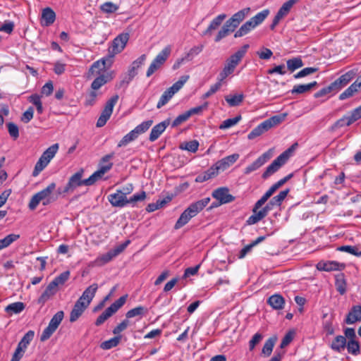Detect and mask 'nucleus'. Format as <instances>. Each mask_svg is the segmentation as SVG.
<instances>
[{
  "instance_id": "nucleus-1",
  "label": "nucleus",
  "mask_w": 361,
  "mask_h": 361,
  "mask_svg": "<svg viewBox=\"0 0 361 361\" xmlns=\"http://www.w3.org/2000/svg\"><path fill=\"white\" fill-rule=\"evenodd\" d=\"M112 168V164H109L106 166H102L100 169L93 173L88 178L82 180L83 170L80 169L73 176H71L62 191L59 193H71L75 188L81 185H92Z\"/></svg>"
},
{
  "instance_id": "nucleus-2",
  "label": "nucleus",
  "mask_w": 361,
  "mask_h": 361,
  "mask_svg": "<svg viewBox=\"0 0 361 361\" xmlns=\"http://www.w3.org/2000/svg\"><path fill=\"white\" fill-rule=\"evenodd\" d=\"M106 61L104 59L98 60L92 63L89 73L91 75H99L92 82L91 87L93 90H99L102 86L113 80L114 73L113 71H106Z\"/></svg>"
},
{
  "instance_id": "nucleus-3",
  "label": "nucleus",
  "mask_w": 361,
  "mask_h": 361,
  "mask_svg": "<svg viewBox=\"0 0 361 361\" xmlns=\"http://www.w3.org/2000/svg\"><path fill=\"white\" fill-rule=\"evenodd\" d=\"M209 202L210 198L205 197L190 204L180 214L175 224L174 228L178 230L187 224L192 218L195 217L202 211Z\"/></svg>"
},
{
  "instance_id": "nucleus-4",
  "label": "nucleus",
  "mask_w": 361,
  "mask_h": 361,
  "mask_svg": "<svg viewBox=\"0 0 361 361\" xmlns=\"http://www.w3.org/2000/svg\"><path fill=\"white\" fill-rule=\"evenodd\" d=\"M249 44H244L240 49L231 55L226 61L223 70L219 73L221 80H224L228 76L231 75L238 65L241 62L245 54L249 49Z\"/></svg>"
},
{
  "instance_id": "nucleus-5",
  "label": "nucleus",
  "mask_w": 361,
  "mask_h": 361,
  "mask_svg": "<svg viewBox=\"0 0 361 361\" xmlns=\"http://www.w3.org/2000/svg\"><path fill=\"white\" fill-rule=\"evenodd\" d=\"M56 188V183H51L47 187L35 193L30 199L28 207L30 210H35L42 202L43 206H47L54 201L52 193Z\"/></svg>"
},
{
  "instance_id": "nucleus-6",
  "label": "nucleus",
  "mask_w": 361,
  "mask_h": 361,
  "mask_svg": "<svg viewBox=\"0 0 361 361\" xmlns=\"http://www.w3.org/2000/svg\"><path fill=\"white\" fill-rule=\"evenodd\" d=\"M59 145L58 143H55L48 147L42 153L39 160L37 161L32 171V176L34 177L37 176L39 173L47 167L51 160L55 157L59 150Z\"/></svg>"
},
{
  "instance_id": "nucleus-7",
  "label": "nucleus",
  "mask_w": 361,
  "mask_h": 361,
  "mask_svg": "<svg viewBox=\"0 0 361 361\" xmlns=\"http://www.w3.org/2000/svg\"><path fill=\"white\" fill-rule=\"evenodd\" d=\"M188 79L189 75H183L171 87L164 91L157 104V108L160 109L166 104L173 96L183 87Z\"/></svg>"
},
{
  "instance_id": "nucleus-8",
  "label": "nucleus",
  "mask_w": 361,
  "mask_h": 361,
  "mask_svg": "<svg viewBox=\"0 0 361 361\" xmlns=\"http://www.w3.org/2000/svg\"><path fill=\"white\" fill-rule=\"evenodd\" d=\"M127 297V295H123L114 302L97 317L94 323L95 325L97 326L102 325L106 320L115 314L126 303Z\"/></svg>"
},
{
  "instance_id": "nucleus-9",
  "label": "nucleus",
  "mask_w": 361,
  "mask_h": 361,
  "mask_svg": "<svg viewBox=\"0 0 361 361\" xmlns=\"http://www.w3.org/2000/svg\"><path fill=\"white\" fill-rule=\"evenodd\" d=\"M171 52V46L168 45L164 47L152 61L150 66H149L146 75L150 77L155 71L159 69L161 66L166 62Z\"/></svg>"
},
{
  "instance_id": "nucleus-10",
  "label": "nucleus",
  "mask_w": 361,
  "mask_h": 361,
  "mask_svg": "<svg viewBox=\"0 0 361 361\" xmlns=\"http://www.w3.org/2000/svg\"><path fill=\"white\" fill-rule=\"evenodd\" d=\"M64 317L63 311L57 312L51 319L48 326H47L42 331L40 336V341H45L48 340L51 335L56 331L59 324L62 322Z\"/></svg>"
},
{
  "instance_id": "nucleus-11",
  "label": "nucleus",
  "mask_w": 361,
  "mask_h": 361,
  "mask_svg": "<svg viewBox=\"0 0 361 361\" xmlns=\"http://www.w3.org/2000/svg\"><path fill=\"white\" fill-rule=\"evenodd\" d=\"M276 206L271 200H270L263 208L255 209V204L252 209V214L247 219L246 222L248 225H253L262 219H263L271 211L273 207Z\"/></svg>"
},
{
  "instance_id": "nucleus-12",
  "label": "nucleus",
  "mask_w": 361,
  "mask_h": 361,
  "mask_svg": "<svg viewBox=\"0 0 361 361\" xmlns=\"http://www.w3.org/2000/svg\"><path fill=\"white\" fill-rule=\"evenodd\" d=\"M118 100V95L116 94L111 97L106 103L105 106L97 121V127H103L110 118L114 107Z\"/></svg>"
},
{
  "instance_id": "nucleus-13",
  "label": "nucleus",
  "mask_w": 361,
  "mask_h": 361,
  "mask_svg": "<svg viewBox=\"0 0 361 361\" xmlns=\"http://www.w3.org/2000/svg\"><path fill=\"white\" fill-rule=\"evenodd\" d=\"M360 118H361V105L353 110L350 116H344L338 119L331 126V130H335L344 126H349Z\"/></svg>"
},
{
  "instance_id": "nucleus-14",
  "label": "nucleus",
  "mask_w": 361,
  "mask_h": 361,
  "mask_svg": "<svg viewBox=\"0 0 361 361\" xmlns=\"http://www.w3.org/2000/svg\"><path fill=\"white\" fill-rule=\"evenodd\" d=\"M287 162V154H281L276 159H274L272 163L269 165L265 171L262 173V178L267 179L276 171L279 170V169L283 166Z\"/></svg>"
},
{
  "instance_id": "nucleus-15",
  "label": "nucleus",
  "mask_w": 361,
  "mask_h": 361,
  "mask_svg": "<svg viewBox=\"0 0 361 361\" xmlns=\"http://www.w3.org/2000/svg\"><path fill=\"white\" fill-rule=\"evenodd\" d=\"M212 196L218 201V204H228L235 200V197L229 193V189L227 187L215 189L212 192Z\"/></svg>"
},
{
  "instance_id": "nucleus-16",
  "label": "nucleus",
  "mask_w": 361,
  "mask_h": 361,
  "mask_svg": "<svg viewBox=\"0 0 361 361\" xmlns=\"http://www.w3.org/2000/svg\"><path fill=\"white\" fill-rule=\"evenodd\" d=\"M298 1L299 0H288L286 1L274 16L272 23L270 25V29L273 30L279 24V21L288 14L293 5Z\"/></svg>"
},
{
  "instance_id": "nucleus-17",
  "label": "nucleus",
  "mask_w": 361,
  "mask_h": 361,
  "mask_svg": "<svg viewBox=\"0 0 361 361\" xmlns=\"http://www.w3.org/2000/svg\"><path fill=\"white\" fill-rule=\"evenodd\" d=\"M272 157V150L269 149L267 152L259 156L254 162L248 165L244 171L245 174H250V173L257 170L262 165H264Z\"/></svg>"
},
{
  "instance_id": "nucleus-18",
  "label": "nucleus",
  "mask_w": 361,
  "mask_h": 361,
  "mask_svg": "<svg viewBox=\"0 0 361 361\" xmlns=\"http://www.w3.org/2000/svg\"><path fill=\"white\" fill-rule=\"evenodd\" d=\"M129 40V34L123 32L118 35L112 42V53L116 54L121 53L126 46Z\"/></svg>"
},
{
  "instance_id": "nucleus-19",
  "label": "nucleus",
  "mask_w": 361,
  "mask_h": 361,
  "mask_svg": "<svg viewBox=\"0 0 361 361\" xmlns=\"http://www.w3.org/2000/svg\"><path fill=\"white\" fill-rule=\"evenodd\" d=\"M317 269L319 271H341L345 267V264L339 263L336 261H321L317 263Z\"/></svg>"
},
{
  "instance_id": "nucleus-20",
  "label": "nucleus",
  "mask_w": 361,
  "mask_h": 361,
  "mask_svg": "<svg viewBox=\"0 0 361 361\" xmlns=\"http://www.w3.org/2000/svg\"><path fill=\"white\" fill-rule=\"evenodd\" d=\"M250 11V8H245L234 13L228 20H226L235 30L241 22L246 18Z\"/></svg>"
},
{
  "instance_id": "nucleus-21",
  "label": "nucleus",
  "mask_w": 361,
  "mask_h": 361,
  "mask_svg": "<svg viewBox=\"0 0 361 361\" xmlns=\"http://www.w3.org/2000/svg\"><path fill=\"white\" fill-rule=\"evenodd\" d=\"M97 283H92L83 291L82 295L78 299V300L83 302L89 307L97 293Z\"/></svg>"
},
{
  "instance_id": "nucleus-22",
  "label": "nucleus",
  "mask_w": 361,
  "mask_h": 361,
  "mask_svg": "<svg viewBox=\"0 0 361 361\" xmlns=\"http://www.w3.org/2000/svg\"><path fill=\"white\" fill-rule=\"evenodd\" d=\"M108 200L113 207H123L128 204V199L118 190L116 192L110 194Z\"/></svg>"
},
{
  "instance_id": "nucleus-23",
  "label": "nucleus",
  "mask_w": 361,
  "mask_h": 361,
  "mask_svg": "<svg viewBox=\"0 0 361 361\" xmlns=\"http://www.w3.org/2000/svg\"><path fill=\"white\" fill-rule=\"evenodd\" d=\"M361 322V305H354L351 307L345 319V323L353 324Z\"/></svg>"
},
{
  "instance_id": "nucleus-24",
  "label": "nucleus",
  "mask_w": 361,
  "mask_h": 361,
  "mask_svg": "<svg viewBox=\"0 0 361 361\" xmlns=\"http://www.w3.org/2000/svg\"><path fill=\"white\" fill-rule=\"evenodd\" d=\"M88 307L87 305L83 302L77 300L71 311L69 321L71 322H76L84 313L85 310Z\"/></svg>"
},
{
  "instance_id": "nucleus-25",
  "label": "nucleus",
  "mask_w": 361,
  "mask_h": 361,
  "mask_svg": "<svg viewBox=\"0 0 361 361\" xmlns=\"http://www.w3.org/2000/svg\"><path fill=\"white\" fill-rule=\"evenodd\" d=\"M170 120L166 119L157 125H155L149 134V140L151 142H154L159 138V137L164 133L166 127L169 125Z\"/></svg>"
},
{
  "instance_id": "nucleus-26",
  "label": "nucleus",
  "mask_w": 361,
  "mask_h": 361,
  "mask_svg": "<svg viewBox=\"0 0 361 361\" xmlns=\"http://www.w3.org/2000/svg\"><path fill=\"white\" fill-rule=\"evenodd\" d=\"M59 290V288L51 281L47 286L44 291L40 295L38 299V303L44 304L48 301L52 296H54Z\"/></svg>"
},
{
  "instance_id": "nucleus-27",
  "label": "nucleus",
  "mask_w": 361,
  "mask_h": 361,
  "mask_svg": "<svg viewBox=\"0 0 361 361\" xmlns=\"http://www.w3.org/2000/svg\"><path fill=\"white\" fill-rule=\"evenodd\" d=\"M239 157L240 155L238 153L228 155L216 161L219 165L218 167L221 171H224L232 166L239 159Z\"/></svg>"
},
{
  "instance_id": "nucleus-28",
  "label": "nucleus",
  "mask_w": 361,
  "mask_h": 361,
  "mask_svg": "<svg viewBox=\"0 0 361 361\" xmlns=\"http://www.w3.org/2000/svg\"><path fill=\"white\" fill-rule=\"evenodd\" d=\"M42 25L49 26L52 25L56 20L55 12L49 7H47L42 12Z\"/></svg>"
},
{
  "instance_id": "nucleus-29",
  "label": "nucleus",
  "mask_w": 361,
  "mask_h": 361,
  "mask_svg": "<svg viewBox=\"0 0 361 361\" xmlns=\"http://www.w3.org/2000/svg\"><path fill=\"white\" fill-rule=\"evenodd\" d=\"M356 74L357 72L355 70H350L336 79L335 81L340 90L346 86L355 77Z\"/></svg>"
},
{
  "instance_id": "nucleus-30",
  "label": "nucleus",
  "mask_w": 361,
  "mask_h": 361,
  "mask_svg": "<svg viewBox=\"0 0 361 361\" xmlns=\"http://www.w3.org/2000/svg\"><path fill=\"white\" fill-rule=\"evenodd\" d=\"M267 303L274 310H282L285 305V300L280 294H274L268 298Z\"/></svg>"
},
{
  "instance_id": "nucleus-31",
  "label": "nucleus",
  "mask_w": 361,
  "mask_h": 361,
  "mask_svg": "<svg viewBox=\"0 0 361 361\" xmlns=\"http://www.w3.org/2000/svg\"><path fill=\"white\" fill-rule=\"evenodd\" d=\"M346 338L343 336H336L330 345V348L338 353H341L345 348Z\"/></svg>"
},
{
  "instance_id": "nucleus-32",
  "label": "nucleus",
  "mask_w": 361,
  "mask_h": 361,
  "mask_svg": "<svg viewBox=\"0 0 361 361\" xmlns=\"http://www.w3.org/2000/svg\"><path fill=\"white\" fill-rule=\"evenodd\" d=\"M226 18V15L224 13L220 14L214 18L210 23L207 30L204 32V35H211L212 31L216 30Z\"/></svg>"
},
{
  "instance_id": "nucleus-33",
  "label": "nucleus",
  "mask_w": 361,
  "mask_h": 361,
  "mask_svg": "<svg viewBox=\"0 0 361 361\" xmlns=\"http://www.w3.org/2000/svg\"><path fill=\"white\" fill-rule=\"evenodd\" d=\"M335 286L336 290L341 294L344 295L346 292V281L345 275L343 273H340L335 276Z\"/></svg>"
},
{
  "instance_id": "nucleus-34",
  "label": "nucleus",
  "mask_w": 361,
  "mask_h": 361,
  "mask_svg": "<svg viewBox=\"0 0 361 361\" xmlns=\"http://www.w3.org/2000/svg\"><path fill=\"white\" fill-rule=\"evenodd\" d=\"M317 85V81H313L308 84L296 85L293 87L291 90V93L293 94H303L305 92L310 91L312 88Z\"/></svg>"
},
{
  "instance_id": "nucleus-35",
  "label": "nucleus",
  "mask_w": 361,
  "mask_h": 361,
  "mask_svg": "<svg viewBox=\"0 0 361 361\" xmlns=\"http://www.w3.org/2000/svg\"><path fill=\"white\" fill-rule=\"evenodd\" d=\"M279 188L275 184L272 185L269 189L257 200L255 203V209L262 207L269 198Z\"/></svg>"
},
{
  "instance_id": "nucleus-36",
  "label": "nucleus",
  "mask_w": 361,
  "mask_h": 361,
  "mask_svg": "<svg viewBox=\"0 0 361 361\" xmlns=\"http://www.w3.org/2000/svg\"><path fill=\"white\" fill-rule=\"evenodd\" d=\"M147 313V309L146 307L143 306H137L128 310L126 314V317L128 319L135 317H140V318H142Z\"/></svg>"
},
{
  "instance_id": "nucleus-37",
  "label": "nucleus",
  "mask_w": 361,
  "mask_h": 361,
  "mask_svg": "<svg viewBox=\"0 0 361 361\" xmlns=\"http://www.w3.org/2000/svg\"><path fill=\"white\" fill-rule=\"evenodd\" d=\"M233 27L226 21L221 30L218 32L214 41L216 42H220L222 39L228 36L230 33L234 32Z\"/></svg>"
},
{
  "instance_id": "nucleus-38",
  "label": "nucleus",
  "mask_w": 361,
  "mask_h": 361,
  "mask_svg": "<svg viewBox=\"0 0 361 361\" xmlns=\"http://www.w3.org/2000/svg\"><path fill=\"white\" fill-rule=\"evenodd\" d=\"M286 114H281L274 116L269 119L265 120L263 123L265 124L267 129L269 130L272 127L280 124L286 118Z\"/></svg>"
},
{
  "instance_id": "nucleus-39",
  "label": "nucleus",
  "mask_w": 361,
  "mask_h": 361,
  "mask_svg": "<svg viewBox=\"0 0 361 361\" xmlns=\"http://www.w3.org/2000/svg\"><path fill=\"white\" fill-rule=\"evenodd\" d=\"M25 309V305L22 302H16L7 305L5 311L12 315L13 314H19Z\"/></svg>"
},
{
  "instance_id": "nucleus-40",
  "label": "nucleus",
  "mask_w": 361,
  "mask_h": 361,
  "mask_svg": "<svg viewBox=\"0 0 361 361\" xmlns=\"http://www.w3.org/2000/svg\"><path fill=\"white\" fill-rule=\"evenodd\" d=\"M254 28H255V27L252 24L251 22H250V20H247L244 24H243L235 32L234 37H241L248 34Z\"/></svg>"
},
{
  "instance_id": "nucleus-41",
  "label": "nucleus",
  "mask_w": 361,
  "mask_h": 361,
  "mask_svg": "<svg viewBox=\"0 0 361 361\" xmlns=\"http://www.w3.org/2000/svg\"><path fill=\"white\" fill-rule=\"evenodd\" d=\"M269 11L268 9H265L257 13L255 16L251 18L249 20L256 27L260 25L268 16Z\"/></svg>"
},
{
  "instance_id": "nucleus-42",
  "label": "nucleus",
  "mask_w": 361,
  "mask_h": 361,
  "mask_svg": "<svg viewBox=\"0 0 361 361\" xmlns=\"http://www.w3.org/2000/svg\"><path fill=\"white\" fill-rule=\"evenodd\" d=\"M345 348H347L348 353L351 355H357L360 353V343L357 340L348 341Z\"/></svg>"
},
{
  "instance_id": "nucleus-43",
  "label": "nucleus",
  "mask_w": 361,
  "mask_h": 361,
  "mask_svg": "<svg viewBox=\"0 0 361 361\" xmlns=\"http://www.w3.org/2000/svg\"><path fill=\"white\" fill-rule=\"evenodd\" d=\"M101 11L106 14H111L116 12L119 6L111 1H106L102 4L99 7Z\"/></svg>"
},
{
  "instance_id": "nucleus-44",
  "label": "nucleus",
  "mask_w": 361,
  "mask_h": 361,
  "mask_svg": "<svg viewBox=\"0 0 361 361\" xmlns=\"http://www.w3.org/2000/svg\"><path fill=\"white\" fill-rule=\"evenodd\" d=\"M20 238V235L11 233L0 240V250L8 247L11 243Z\"/></svg>"
},
{
  "instance_id": "nucleus-45",
  "label": "nucleus",
  "mask_w": 361,
  "mask_h": 361,
  "mask_svg": "<svg viewBox=\"0 0 361 361\" xmlns=\"http://www.w3.org/2000/svg\"><path fill=\"white\" fill-rule=\"evenodd\" d=\"M268 131L265 124L262 122L255 128L247 135L249 140H253L257 137L260 136L264 133Z\"/></svg>"
},
{
  "instance_id": "nucleus-46",
  "label": "nucleus",
  "mask_w": 361,
  "mask_h": 361,
  "mask_svg": "<svg viewBox=\"0 0 361 361\" xmlns=\"http://www.w3.org/2000/svg\"><path fill=\"white\" fill-rule=\"evenodd\" d=\"M35 336V332L32 330L28 331L22 338L20 341L18 343V346L21 347L22 349L26 350L27 345L32 341Z\"/></svg>"
},
{
  "instance_id": "nucleus-47",
  "label": "nucleus",
  "mask_w": 361,
  "mask_h": 361,
  "mask_svg": "<svg viewBox=\"0 0 361 361\" xmlns=\"http://www.w3.org/2000/svg\"><path fill=\"white\" fill-rule=\"evenodd\" d=\"M244 95L243 94L228 95L225 97V100L231 106H238L243 100Z\"/></svg>"
},
{
  "instance_id": "nucleus-48",
  "label": "nucleus",
  "mask_w": 361,
  "mask_h": 361,
  "mask_svg": "<svg viewBox=\"0 0 361 361\" xmlns=\"http://www.w3.org/2000/svg\"><path fill=\"white\" fill-rule=\"evenodd\" d=\"M137 137L138 135L135 133V132L133 130H132L119 141L118 147H121L123 146H126L128 144L137 139Z\"/></svg>"
},
{
  "instance_id": "nucleus-49",
  "label": "nucleus",
  "mask_w": 361,
  "mask_h": 361,
  "mask_svg": "<svg viewBox=\"0 0 361 361\" xmlns=\"http://www.w3.org/2000/svg\"><path fill=\"white\" fill-rule=\"evenodd\" d=\"M287 68L291 72H293L298 68H301L303 66L302 61L300 58H293L287 61Z\"/></svg>"
},
{
  "instance_id": "nucleus-50",
  "label": "nucleus",
  "mask_w": 361,
  "mask_h": 361,
  "mask_svg": "<svg viewBox=\"0 0 361 361\" xmlns=\"http://www.w3.org/2000/svg\"><path fill=\"white\" fill-rule=\"evenodd\" d=\"M223 81L224 80H221V77L219 75L218 81L210 87L209 90L203 94L202 98L207 99L215 94L221 88Z\"/></svg>"
},
{
  "instance_id": "nucleus-51",
  "label": "nucleus",
  "mask_w": 361,
  "mask_h": 361,
  "mask_svg": "<svg viewBox=\"0 0 361 361\" xmlns=\"http://www.w3.org/2000/svg\"><path fill=\"white\" fill-rule=\"evenodd\" d=\"M357 85H358L353 84V83L351 85H350L344 92H343L339 95V99L344 100L345 99H348V98L353 96V94L358 91V90L357 88Z\"/></svg>"
},
{
  "instance_id": "nucleus-52",
  "label": "nucleus",
  "mask_w": 361,
  "mask_h": 361,
  "mask_svg": "<svg viewBox=\"0 0 361 361\" xmlns=\"http://www.w3.org/2000/svg\"><path fill=\"white\" fill-rule=\"evenodd\" d=\"M70 274L69 271H63L51 281L59 288V286H63L68 280Z\"/></svg>"
},
{
  "instance_id": "nucleus-53",
  "label": "nucleus",
  "mask_w": 361,
  "mask_h": 361,
  "mask_svg": "<svg viewBox=\"0 0 361 361\" xmlns=\"http://www.w3.org/2000/svg\"><path fill=\"white\" fill-rule=\"evenodd\" d=\"M240 120L241 116L240 115L232 118H228L221 123V124L219 126V128L221 130L229 128L236 125Z\"/></svg>"
},
{
  "instance_id": "nucleus-54",
  "label": "nucleus",
  "mask_w": 361,
  "mask_h": 361,
  "mask_svg": "<svg viewBox=\"0 0 361 361\" xmlns=\"http://www.w3.org/2000/svg\"><path fill=\"white\" fill-rule=\"evenodd\" d=\"M199 147V142L194 140L187 142L184 144H181L180 148L182 149L187 150L190 152H196Z\"/></svg>"
},
{
  "instance_id": "nucleus-55",
  "label": "nucleus",
  "mask_w": 361,
  "mask_h": 361,
  "mask_svg": "<svg viewBox=\"0 0 361 361\" xmlns=\"http://www.w3.org/2000/svg\"><path fill=\"white\" fill-rule=\"evenodd\" d=\"M338 250L341 252H345L353 255L360 257L361 251L355 246L352 245H343L337 248Z\"/></svg>"
},
{
  "instance_id": "nucleus-56",
  "label": "nucleus",
  "mask_w": 361,
  "mask_h": 361,
  "mask_svg": "<svg viewBox=\"0 0 361 361\" xmlns=\"http://www.w3.org/2000/svg\"><path fill=\"white\" fill-rule=\"evenodd\" d=\"M276 341V338H269L266 341L263 348H262V353L266 356H269L271 354L273 350V348L274 346Z\"/></svg>"
},
{
  "instance_id": "nucleus-57",
  "label": "nucleus",
  "mask_w": 361,
  "mask_h": 361,
  "mask_svg": "<svg viewBox=\"0 0 361 361\" xmlns=\"http://www.w3.org/2000/svg\"><path fill=\"white\" fill-rule=\"evenodd\" d=\"M121 338V336H115L108 341H106L101 344V348L105 350H108L116 347L118 345Z\"/></svg>"
},
{
  "instance_id": "nucleus-58",
  "label": "nucleus",
  "mask_w": 361,
  "mask_h": 361,
  "mask_svg": "<svg viewBox=\"0 0 361 361\" xmlns=\"http://www.w3.org/2000/svg\"><path fill=\"white\" fill-rule=\"evenodd\" d=\"M152 120H148L146 121H143L138 126H137L133 130L135 132V133L139 135L140 134L145 133L152 125Z\"/></svg>"
},
{
  "instance_id": "nucleus-59",
  "label": "nucleus",
  "mask_w": 361,
  "mask_h": 361,
  "mask_svg": "<svg viewBox=\"0 0 361 361\" xmlns=\"http://www.w3.org/2000/svg\"><path fill=\"white\" fill-rule=\"evenodd\" d=\"M288 192L289 189L282 190L277 195L274 196L271 200L276 206L279 207L281 204L282 202L286 197Z\"/></svg>"
},
{
  "instance_id": "nucleus-60",
  "label": "nucleus",
  "mask_w": 361,
  "mask_h": 361,
  "mask_svg": "<svg viewBox=\"0 0 361 361\" xmlns=\"http://www.w3.org/2000/svg\"><path fill=\"white\" fill-rule=\"evenodd\" d=\"M115 257H116V255L115 254L114 251L111 250L102 256L98 257L97 259V262L102 264H104L111 261Z\"/></svg>"
},
{
  "instance_id": "nucleus-61",
  "label": "nucleus",
  "mask_w": 361,
  "mask_h": 361,
  "mask_svg": "<svg viewBox=\"0 0 361 361\" xmlns=\"http://www.w3.org/2000/svg\"><path fill=\"white\" fill-rule=\"evenodd\" d=\"M8 131L10 136L13 139L16 140L19 137V129L16 124L12 122L7 123Z\"/></svg>"
},
{
  "instance_id": "nucleus-62",
  "label": "nucleus",
  "mask_w": 361,
  "mask_h": 361,
  "mask_svg": "<svg viewBox=\"0 0 361 361\" xmlns=\"http://www.w3.org/2000/svg\"><path fill=\"white\" fill-rule=\"evenodd\" d=\"M318 71L317 68L307 67L305 68L296 74L294 75L295 79L305 77L308 75L312 74Z\"/></svg>"
},
{
  "instance_id": "nucleus-63",
  "label": "nucleus",
  "mask_w": 361,
  "mask_h": 361,
  "mask_svg": "<svg viewBox=\"0 0 361 361\" xmlns=\"http://www.w3.org/2000/svg\"><path fill=\"white\" fill-rule=\"evenodd\" d=\"M166 202L165 200H158L155 203L149 204L146 207V210L148 212H154L163 207Z\"/></svg>"
},
{
  "instance_id": "nucleus-64",
  "label": "nucleus",
  "mask_w": 361,
  "mask_h": 361,
  "mask_svg": "<svg viewBox=\"0 0 361 361\" xmlns=\"http://www.w3.org/2000/svg\"><path fill=\"white\" fill-rule=\"evenodd\" d=\"M128 324L129 320L126 318L113 329V334L115 335H118L121 332L126 329Z\"/></svg>"
}]
</instances>
